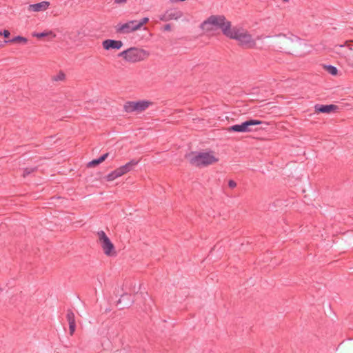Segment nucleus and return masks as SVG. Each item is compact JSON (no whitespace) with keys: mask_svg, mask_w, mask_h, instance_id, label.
Returning <instances> with one entry per match:
<instances>
[{"mask_svg":"<svg viewBox=\"0 0 353 353\" xmlns=\"http://www.w3.org/2000/svg\"><path fill=\"white\" fill-rule=\"evenodd\" d=\"M118 178L119 177L115 170L105 176V180L108 182H112Z\"/></svg>","mask_w":353,"mask_h":353,"instance_id":"17","label":"nucleus"},{"mask_svg":"<svg viewBox=\"0 0 353 353\" xmlns=\"http://www.w3.org/2000/svg\"><path fill=\"white\" fill-rule=\"evenodd\" d=\"M117 32L119 34H129L138 30L137 21H130L125 23H119L116 26Z\"/></svg>","mask_w":353,"mask_h":353,"instance_id":"8","label":"nucleus"},{"mask_svg":"<svg viewBox=\"0 0 353 353\" xmlns=\"http://www.w3.org/2000/svg\"><path fill=\"white\" fill-rule=\"evenodd\" d=\"M152 105V101L146 100L128 101L124 105V109L127 112H141Z\"/></svg>","mask_w":353,"mask_h":353,"instance_id":"6","label":"nucleus"},{"mask_svg":"<svg viewBox=\"0 0 353 353\" xmlns=\"http://www.w3.org/2000/svg\"><path fill=\"white\" fill-rule=\"evenodd\" d=\"M325 69L326 70V71L327 72H329L330 74H331L332 75H334V76L336 75L338 73L337 68L332 65L325 66Z\"/></svg>","mask_w":353,"mask_h":353,"instance_id":"20","label":"nucleus"},{"mask_svg":"<svg viewBox=\"0 0 353 353\" xmlns=\"http://www.w3.org/2000/svg\"><path fill=\"white\" fill-rule=\"evenodd\" d=\"M283 2L287 3L289 2L290 0H281Z\"/></svg>","mask_w":353,"mask_h":353,"instance_id":"29","label":"nucleus"},{"mask_svg":"<svg viewBox=\"0 0 353 353\" xmlns=\"http://www.w3.org/2000/svg\"><path fill=\"white\" fill-rule=\"evenodd\" d=\"M226 37L236 40L238 44L243 48L252 49L256 46V41L252 34L241 26H232L230 23L228 32H226Z\"/></svg>","mask_w":353,"mask_h":353,"instance_id":"2","label":"nucleus"},{"mask_svg":"<svg viewBox=\"0 0 353 353\" xmlns=\"http://www.w3.org/2000/svg\"><path fill=\"white\" fill-rule=\"evenodd\" d=\"M149 21L148 17L143 18L141 21H137V26L138 30H139L144 24L147 23Z\"/></svg>","mask_w":353,"mask_h":353,"instance_id":"21","label":"nucleus"},{"mask_svg":"<svg viewBox=\"0 0 353 353\" xmlns=\"http://www.w3.org/2000/svg\"><path fill=\"white\" fill-rule=\"evenodd\" d=\"M228 186L231 188H234L236 186V183L232 180L228 182Z\"/></svg>","mask_w":353,"mask_h":353,"instance_id":"25","label":"nucleus"},{"mask_svg":"<svg viewBox=\"0 0 353 353\" xmlns=\"http://www.w3.org/2000/svg\"><path fill=\"white\" fill-rule=\"evenodd\" d=\"M67 320H68V324L76 323L74 314L71 310L68 311Z\"/></svg>","mask_w":353,"mask_h":353,"instance_id":"18","label":"nucleus"},{"mask_svg":"<svg viewBox=\"0 0 353 353\" xmlns=\"http://www.w3.org/2000/svg\"><path fill=\"white\" fill-rule=\"evenodd\" d=\"M114 1L117 3H125L127 1V0H114Z\"/></svg>","mask_w":353,"mask_h":353,"instance_id":"27","label":"nucleus"},{"mask_svg":"<svg viewBox=\"0 0 353 353\" xmlns=\"http://www.w3.org/2000/svg\"><path fill=\"white\" fill-rule=\"evenodd\" d=\"M230 23L223 16L213 15L210 16L201 24V28L205 32H214L220 28L223 34L226 36V32H228Z\"/></svg>","mask_w":353,"mask_h":353,"instance_id":"4","label":"nucleus"},{"mask_svg":"<svg viewBox=\"0 0 353 353\" xmlns=\"http://www.w3.org/2000/svg\"><path fill=\"white\" fill-rule=\"evenodd\" d=\"M50 2L47 1H41L39 3L30 4L28 6L27 10L30 12H45L50 7Z\"/></svg>","mask_w":353,"mask_h":353,"instance_id":"9","label":"nucleus"},{"mask_svg":"<svg viewBox=\"0 0 353 353\" xmlns=\"http://www.w3.org/2000/svg\"><path fill=\"white\" fill-rule=\"evenodd\" d=\"M316 112L330 113L337 109L335 105H316L314 107Z\"/></svg>","mask_w":353,"mask_h":353,"instance_id":"13","label":"nucleus"},{"mask_svg":"<svg viewBox=\"0 0 353 353\" xmlns=\"http://www.w3.org/2000/svg\"><path fill=\"white\" fill-rule=\"evenodd\" d=\"M32 36L38 39H41L45 37H50V39H54L56 37V34L51 30H46L41 33L34 32L32 33Z\"/></svg>","mask_w":353,"mask_h":353,"instance_id":"16","label":"nucleus"},{"mask_svg":"<svg viewBox=\"0 0 353 353\" xmlns=\"http://www.w3.org/2000/svg\"><path fill=\"white\" fill-rule=\"evenodd\" d=\"M123 46V43L120 40L106 39L102 42V46L104 50H120Z\"/></svg>","mask_w":353,"mask_h":353,"instance_id":"10","label":"nucleus"},{"mask_svg":"<svg viewBox=\"0 0 353 353\" xmlns=\"http://www.w3.org/2000/svg\"><path fill=\"white\" fill-rule=\"evenodd\" d=\"M170 28H171V27H170V25H169V24L165 25V27H164V30H167V31L170 30Z\"/></svg>","mask_w":353,"mask_h":353,"instance_id":"28","label":"nucleus"},{"mask_svg":"<svg viewBox=\"0 0 353 353\" xmlns=\"http://www.w3.org/2000/svg\"><path fill=\"white\" fill-rule=\"evenodd\" d=\"M183 17V12L179 10H168L161 17L160 19L163 21H168L170 20H178Z\"/></svg>","mask_w":353,"mask_h":353,"instance_id":"11","label":"nucleus"},{"mask_svg":"<svg viewBox=\"0 0 353 353\" xmlns=\"http://www.w3.org/2000/svg\"><path fill=\"white\" fill-rule=\"evenodd\" d=\"M76 329V323L69 324V330L70 335H72Z\"/></svg>","mask_w":353,"mask_h":353,"instance_id":"23","label":"nucleus"},{"mask_svg":"<svg viewBox=\"0 0 353 353\" xmlns=\"http://www.w3.org/2000/svg\"><path fill=\"white\" fill-rule=\"evenodd\" d=\"M2 34H3V37L6 38L9 37L10 35V32L7 30H3Z\"/></svg>","mask_w":353,"mask_h":353,"instance_id":"26","label":"nucleus"},{"mask_svg":"<svg viewBox=\"0 0 353 353\" xmlns=\"http://www.w3.org/2000/svg\"><path fill=\"white\" fill-rule=\"evenodd\" d=\"M262 121L259 120L250 119L241 124L234 125L227 128L228 132H250L252 131L254 125L261 124Z\"/></svg>","mask_w":353,"mask_h":353,"instance_id":"7","label":"nucleus"},{"mask_svg":"<svg viewBox=\"0 0 353 353\" xmlns=\"http://www.w3.org/2000/svg\"><path fill=\"white\" fill-rule=\"evenodd\" d=\"M3 32H0V35H3Z\"/></svg>","mask_w":353,"mask_h":353,"instance_id":"30","label":"nucleus"},{"mask_svg":"<svg viewBox=\"0 0 353 353\" xmlns=\"http://www.w3.org/2000/svg\"><path fill=\"white\" fill-rule=\"evenodd\" d=\"M137 161L135 160H132L123 165H121L117 169H115L117 173L118 174L119 177L122 176L123 175L128 173L131 170H132L133 168L137 164Z\"/></svg>","mask_w":353,"mask_h":353,"instance_id":"12","label":"nucleus"},{"mask_svg":"<svg viewBox=\"0 0 353 353\" xmlns=\"http://www.w3.org/2000/svg\"><path fill=\"white\" fill-rule=\"evenodd\" d=\"M98 243L103 254L109 257L117 255V250L114 245L103 231H99L97 234Z\"/></svg>","mask_w":353,"mask_h":353,"instance_id":"5","label":"nucleus"},{"mask_svg":"<svg viewBox=\"0 0 353 353\" xmlns=\"http://www.w3.org/2000/svg\"><path fill=\"white\" fill-rule=\"evenodd\" d=\"M28 41L27 39L21 36H17L10 41L11 43H26Z\"/></svg>","mask_w":353,"mask_h":353,"instance_id":"19","label":"nucleus"},{"mask_svg":"<svg viewBox=\"0 0 353 353\" xmlns=\"http://www.w3.org/2000/svg\"><path fill=\"white\" fill-rule=\"evenodd\" d=\"M185 158L191 165L199 168L216 164L220 160L219 154L213 150L192 152L187 154Z\"/></svg>","mask_w":353,"mask_h":353,"instance_id":"1","label":"nucleus"},{"mask_svg":"<svg viewBox=\"0 0 353 353\" xmlns=\"http://www.w3.org/2000/svg\"><path fill=\"white\" fill-rule=\"evenodd\" d=\"M51 80L55 83L63 82L66 80V74L63 71L59 70L51 77Z\"/></svg>","mask_w":353,"mask_h":353,"instance_id":"14","label":"nucleus"},{"mask_svg":"<svg viewBox=\"0 0 353 353\" xmlns=\"http://www.w3.org/2000/svg\"><path fill=\"white\" fill-rule=\"evenodd\" d=\"M150 56L148 50L140 47H130L119 52L117 57L125 63H137L146 61Z\"/></svg>","mask_w":353,"mask_h":353,"instance_id":"3","label":"nucleus"},{"mask_svg":"<svg viewBox=\"0 0 353 353\" xmlns=\"http://www.w3.org/2000/svg\"><path fill=\"white\" fill-rule=\"evenodd\" d=\"M34 171L33 169L32 168H27L24 170V172H23V176H26V175H28L30 174V173H32V172Z\"/></svg>","mask_w":353,"mask_h":353,"instance_id":"24","label":"nucleus"},{"mask_svg":"<svg viewBox=\"0 0 353 353\" xmlns=\"http://www.w3.org/2000/svg\"><path fill=\"white\" fill-rule=\"evenodd\" d=\"M350 42H352V41H346L345 42V44H344V45H336V46H334V49H335V50H337V48H343V46H347L350 50H353L352 46L349 45V43H350Z\"/></svg>","mask_w":353,"mask_h":353,"instance_id":"22","label":"nucleus"},{"mask_svg":"<svg viewBox=\"0 0 353 353\" xmlns=\"http://www.w3.org/2000/svg\"><path fill=\"white\" fill-rule=\"evenodd\" d=\"M108 154H109L108 153H105L103 155H102L100 158H99L98 159H94V160L90 161L87 164V167L88 168L96 167L97 165L103 163L108 158Z\"/></svg>","mask_w":353,"mask_h":353,"instance_id":"15","label":"nucleus"}]
</instances>
